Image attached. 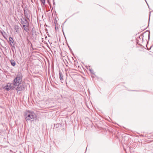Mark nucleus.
Wrapping results in <instances>:
<instances>
[{
    "label": "nucleus",
    "mask_w": 153,
    "mask_h": 153,
    "mask_svg": "<svg viewBox=\"0 0 153 153\" xmlns=\"http://www.w3.org/2000/svg\"><path fill=\"white\" fill-rule=\"evenodd\" d=\"M10 63L11 65L13 66H15L16 64L15 61L13 60H10Z\"/></svg>",
    "instance_id": "6e6552de"
},
{
    "label": "nucleus",
    "mask_w": 153,
    "mask_h": 153,
    "mask_svg": "<svg viewBox=\"0 0 153 153\" xmlns=\"http://www.w3.org/2000/svg\"><path fill=\"white\" fill-rule=\"evenodd\" d=\"M91 77H92L94 78V76H93L92 75H91Z\"/></svg>",
    "instance_id": "412c9836"
},
{
    "label": "nucleus",
    "mask_w": 153,
    "mask_h": 153,
    "mask_svg": "<svg viewBox=\"0 0 153 153\" xmlns=\"http://www.w3.org/2000/svg\"><path fill=\"white\" fill-rule=\"evenodd\" d=\"M22 81L21 76L17 75L14 79L12 83H8L6 85L3 87V88L7 91L10 90H13L16 86L20 85Z\"/></svg>",
    "instance_id": "f257e3e1"
},
{
    "label": "nucleus",
    "mask_w": 153,
    "mask_h": 153,
    "mask_svg": "<svg viewBox=\"0 0 153 153\" xmlns=\"http://www.w3.org/2000/svg\"><path fill=\"white\" fill-rule=\"evenodd\" d=\"M9 43L10 45L12 47V48H15V44L14 41L12 37L9 36Z\"/></svg>",
    "instance_id": "7ed1b4c3"
},
{
    "label": "nucleus",
    "mask_w": 153,
    "mask_h": 153,
    "mask_svg": "<svg viewBox=\"0 0 153 153\" xmlns=\"http://www.w3.org/2000/svg\"><path fill=\"white\" fill-rule=\"evenodd\" d=\"M59 75L60 79L61 80V82L63 83L62 81H63V75L60 71H59Z\"/></svg>",
    "instance_id": "423d86ee"
},
{
    "label": "nucleus",
    "mask_w": 153,
    "mask_h": 153,
    "mask_svg": "<svg viewBox=\"0 0 153 153\" xmlns=\"http://www.w3.org/2000/svg\"><path fill=\"white\" fill-rule=\"evenodd\" d=\"M62 25H64V24H62V30L63 31V30Z\"/></svg>",
    "instance_id": "a211bd4d"
},
{
    "label": "nucleus",
    "mask_w": 153,
    "mask_h": 153,
    "mask_svg": "<svg viewBox=\"0 0 153 153\" xmlns=\"http://www.w3.org/2000/svg\"><path fill=\"white\" fill-rule=\"evenodd\" d=\"M25 118L26 121L28 122L29 121H33L35 117V114L33 111H27L25 113Z\"/></svg>",
    "instance_id": "f03ea898"
},
{
    "label": "nucleus",
    "mask_w": 153,
    "mask_h": 153,
    "mask_svg": "<svg viewBox=\"0 0 153 153\" xmlns=\"http://www.w3.org/2000/svg\"><path fill=\"white\" fill-rule=\"evenodd\" d=\"M89 70L91 74L94 75L95 74L94 73V71L93 70L89 69Z\"/></svg>",
    "instance_id": "f8f14e48"
},
{
    "label": "nucleus",
    "mask_w": 153,
    "mask_h": 153,
    "mask_svg": "<svg viewBox=\"0 0 153 153\" xmlns=\"http://www.w3.org/2000/svg\"><path fill=\"white\" fill-rule=\"evenodd\" d=\"M150 13H151V12H150ZM150 16V13L149 17Z\"/></svg>",
    "instance_id": "4be33fe9"
},
{
    "label": "nucleus",
    "mask_w": 153,
    "mask_h": 153,
    "mask_svg": "<svg viewBox=\"0 0 153 153\" xmlns=\"http://www.w3.org/2000/svg\"><path fill=\"white\" fill-rule=\"evenodd\" d=\"M37 33H38L36 32V33H34V34H35V36H36L37 34Z\"/></svg>",
    "instance_id": "6ab92c4d"
},
{
    "label": "nucleus",
    "mask_w": 153,
    "mask_h": 153,
    "mask_svg": "<svg viewBox=\"0 0 153 153\" xmlns=\"http://www.w3.org/2000/svg\"><path fill=\"white\" fill-rule=\"evenodd\" d=\"M146 33H148V41H149V39H150V32L149 31L146 32H145L144 33L146 34Z\"/></svg>",
    "instance_id": "9d476101"
},
{
    "label": "nucleus",
    "mask_w": 153,
    "mask_h": 153,
    "mask_svg": "<svg viewBox=\"0 0 153 153\" xmlns=\"http://www.w3.org/2000/svg\"><path fill=\"white\" fill-rule=\"evenodd\" d=\"M17 87L16 88V90L17 91H21L23 90H24L25 89L26 85L25 84H22L19 86H19H17Z\"/></svg>",
    "instance_id": "20e7f679"
},
{
    "label": "nucleus",
    "mask_w": 153,
    "mask_h": 153,
    "mask_svg": "<svg viewBox=\"0 0 153 153\" xmlns=\"http://www.w3.org/2000/svg\"><path fill=\"white\" fill-rule=\"evenodd\" d=\"M14 29L16 30V32H18L19 31V26L17 25H15L14 27Z\"/></svg>",
    "instance_id": "0eeeda50"
},
{
    "label": "nucleus",
    "mask_w": 153,
    "mask_h": 153,
    "mask_svg": "<svg viewBox=\"0 0 153 153\" xmlns=\"http://www.w3.org/2000/svg\"><path fill=\"white\" fill-rule=\"evenodd\" d=\"M21 23L22 25L27 24H28L27 20L25 18H23L22 19H21Z\"/></svg>",
    "instance_id": "39448f33"
},
{
    "label": "nucleus",
    "mask_w": 153,
    "mask_h": 153,
    "mask_svg": "<svg viewBox=\"0 0 153 153\" xmlns=\"http://www.w3.org/2000/svg\"><path fill=\"white\" fill-rule=\"evenodd\" d=\"M32 35H34L35 33H36V32L35 31L34 28H33L32 30Z\"/></svg>",
    "instance_id": "9b49d317"
},
{
    "label": "nucleus",
    "mask_w": 153,
    "mask_h": 153,
    "mask_svg": "<svg viewBox=\"0 0 153 153\" xmlns=\"http://www.w3.org/2000/svg\"><path fill=\"white\" fill-rule=\"evenodd\" d=\"M152 47V46H151L150 48V49Z\"/></svg>",
    "instance_id": "5701e85b"
},
{
    "label": "nucleus",
    "mask_w": 153,
    "mask_h": 153,
    "mask_svg": "<svg viewBox=\"0 0 153 153\" xmlns=\"http://www.w3.org/2000/svg\"><path fill=\"white\" fill-rule=\"evenodd\" d=\"M2 34V35L3 36L4 38H5V36L4 35V33L2 32L1 31L0 32Z\"/></svg>",
    "instance_id": "2eb2a0df"
},
{
    "label": "nucleus",
    "mask_w": 153,
    "mask_h": 153,
    "mask_svg": "<svg viewBox=\"0 0 153 153\" xmlns=\"http://www.w3.org/2000/svg\"><path fill=\"white\" fill-rule=\"evenodd\" d=\"M68 48H69V49L70 51L71 50V48L68 45Z\"/></svg>",
    "instance_id": "f3484780"
},
{
    "label": "nucleus",
    "mask_w": 153,
    "mask_h": 153,
    "mask_svg": "<svg viewBox=\"0 0 153 153\" xmlns=\"http://www.w3.org/2000/svg\"><path fill=\"white\" fill-rule=\"evenodd\" d=\"M53 6L54 7L55 5V2L54 1V0H53Z\"/></svg>",
    "instance_id": "dca6fc26"
},
{
    "label": "nucleus",
    "mask_w": 153,
    "mask_h": 153,
    "mask_svg": "<svg viewBox=\"0 0 153 153\" xmlns=\"http://www.w3.org/2000/svg\"><path fill=\"white\" fill-rule=\"evenodd\" d=\"M29 26V23L27 24H23L22 25V27H23V28H24L26 26Z\"/></svg>",
    "instance_id": "4468645a"
},
{
    "label": "nucleus",
    "mask_w": 153,
    "mask_h": 153,
    "mask_svg": "<svg viewBox=\"0 0 153 153\" xmlns=\"http://www.w3.org/2000/svg\"><path fill=\"white\" fill-rule=\"evenodd\" d=\"M65 22H64V23H65V22Z\"/></svg>",
    "instance_id": "b1692460"
},
{
    "label": "nucleus",
    "mask_w": 153,
    "mask_h": 153,
    "mask_svg": "<svg viewBox=\"0 0 153 153\" xmlns=\"http://www.w3.org/2000/svg\"><path fill=\"white\" fill-rule=\"evenodd\" d=\"M24 30H25L26 32H28L29 30V26H26L24 28Z\"/></svg>",
    "instance_id": "1a4fd4ad"
},
{
    "label": "nucleus",
    "mask_w": 153,
    "mask_h": 153,
    "mask_svg": "<svg viewBox=\"0 0 153 153\" xmlns=\"http://www.w3.org/2000/svg\"><path fill=\"white\" fill-rule=\"evenodd\" d=\"M41 2L42 3L43 5H44L45 4V0H40Z\"/></svg>",
    "instance_id": "ddd939ff"
},
{
    "label": "nucleus",
    "mask_w": 153,
    "mask_h": 153,
    "mask_svg": "<svg viewBox=\"0 0 153 153\" xmlns=\"http://www.w3.org/2000/svg\"><path fill=\"white\" fill-rule=\"evenodd\" d=\"M24 11L25 14V9H24Z\"/></svg>",
    "instance_id": "aec40b11"
}]
</instances>
